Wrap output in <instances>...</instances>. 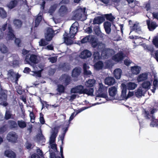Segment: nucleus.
Returning <instances> with one entry per match:
<instances>
[{
  "mask_svg": "<svg viewBox=\"0 0 158 158\" xmlns=\"http://www.w3.org/2000/svg\"><path fill=\"white\" fill-rule=\"evenodd\" d=\"M59 129V127H55L54 128L52 129L51 135L50 137V143H53L55 142Z\"/></svg>",
  "mask_w": 158,
  "mask_h": 158,
  "instance_id": "6e6552de",
  "label": "nucleus"
},
{
  "mask_svg": "<svg viewBox=\"0 0 158 158\" xmlns=\"http://www.w3.org/2000/svg\"><path fill=\"white\" fill-rule=\"evenodd\" d=\"M84 75L89 77L92 74L91 72L88 70L84 72Z\"/></svg>",
  "mask_w": 158,
  "mask_h": 158,
  "instance_id": "338daca9",
  "label": "nucleus"
},
{
  "mask_svg": "<svg viewBox=\"0 0 158 158\" xmlns=\"http://www.w3.org/2000/svg\"><path fill=\"white\" fill-rule=\"evenodd\" d=\"M141 68L137 66H135L131 68V71L132 73L135 74H137L139 73Z\"/></svg>",
  "mask_w": 158,
  "mask_h": 158,
  "instance_id": "c756f323",
  "label": "nucleus"
},
{
  "mask_svg": "<svg viewBox=\"0 0 158 158\" xmlns=\"http://www.w3.org/2000/svg\"><path fill=\"white\" fill-rule=\"evenodd\" d=\"M103 66V63L101 61H99L94 65V68L97 70H99L101 69Z\"/></svg>",
  "mask_w": 158,
  "mask_h": 158,
  "instance_id": "e433bc0d",
  "label": "nucleus"
},
{
  "mask_svg": "<svg viewBox=\"0 0 158 158\" xmlns=\"http://www.w3.org/2000/svg\"><path fill=\"white\" fill-rule=\"evenodd\" d=\"M6 98L7 95L4 92L3 94H2V96L0 98V100H2V99H3V100L5 101L6 100ZM1 104L4 106H5L7 105L8 103L6 101H4L3 102L1 103Z\"/></svg>",
  "mask_w": 158,
  "mask_h": 158,
  "instance_id": "58836bf2",
  "label": "nucleus"
},
{
  "mask_svg": "<svg viewBox=\"0 0 158 158\" xmlns=\"http://www.w3.org/2000/svg\"><path fill=\"white\" fill-rule=\"evenodd\" d=\"M25 145L27 148L28 149H30L32 146V145L31 143L28 141L26 143Z\"/></svg>",
  "mask_w": 158,
  "mask_h": 158,
  "instance_id": "774afa93",
  "label": "nucleus"
},
{
  "mask_svg": "<svg viewBox=\"0 0 158 158\" xmlns=\"http://www.w3.org/2000/svg\"><path fill=\"white\" fill-rule=\"evenodd\" d=\"M53 31L51 28H48L47 29L46 32L45 33V37L48 41H50L54 35V33L55 32Z\"/></svg>",
  "mask_w": 158,
  "mask_h": 158,
  "instance_id": "9d476101",
  "label": "nucleus"
},
{
  "mask_svg": "<svg viewBox=\"0 0 158 158\" xmlns=\"http://www.w3.org/2000/svg\"><path fill=\"white\" fill-rule=\"evenodd\" d=\"M124 56V54L122 52H119L113 56L112 59L116 62H119L122 60Z\"/></svg>",
  "mask_w": 158,
  "mask_h": 158,
  "instance_id": "ddd939ff",
  "label": "nucleus"
},
{
  "mask_svg": "<svg viewBox=\"0 0 158 158\" xmlns=\"http://www.w3.org/2000/svg\"><path fill=\"white\" fill-rule=\"evenodd\" d=\"M132 29L133 30L135 31L136 32H138L139 34H141L142 33L140 27L138 23H135L132 27Z\"/></svg>",
  "mask_w": 158,
  "mask_h": 158,
  "instance_id": "2f4dec72",
  "label": "nucleus"
},
{
  "mask_svg": "<svg viewBox=\"0 0 158 158\" xmlns=\"http://www.w3.org/2000/svg\"><path fill=\"white\" fill-rule=\"evenodd\" d=\"M122 90V96L124 98H127L126 92L127 88H126L125 84L122 83L121 85Z\"/></svg>",
  "mask_w": 158,
  "mask_h": 158,
  "instance_id": "473e14b6",
  "label": "nucleus"
},
{
  "mask_svg": "<svg viewBox=\"0 0 158 158\" xmlns=\"http://www.w3.org/2000/svg\"><path fill=\"white\" fill-rule=\"evenodd\" d=\"M148 28L151 31L153 30L157 26L156 23L154 22H152L147 20V21Z\"/></svg>",
  "mask_w": 158,
  "mask_h": 158,
  "instance_id": "6ab92c4d",
  "label": "nucleus"
},
{
  "mask_svg": "<svg viewBox=\"0 0 158 158\" xmlns=\"http://www.w3.org/2000/svg\"><path fill=\"white\" fill-rule=\"evenodd\" d=\"M104 27L105 29L109 28L111 27V23L108 22H106L104 23Z\"/></svg>",
  "mask_w": 158,
  "mask_h": 158,
  "instance_id": "680f3d73",
  "label": "nucleus"
},
{
  "mask_svg": "<svg viewBox=\"0 0 158 158\" xmlns=\"http://www.w3.org/2000/svg\"><path fill=\"white\" fill-rule=\"evenodd\" d=\"M17 3L16 0L12 1L10 2L8 5V7L10 9H12L15 7Z\"/></svg>",
  "mask_w": 158,
  "mask_h": 158,
  "instance_id": "c03bdc74",
  "label": "nucleus"
},
{
  "mask_svg": "<svg viewBox=\"0 0 158 158\" xmlns=\"http://www.w3.org/2000/svg\"><path fill=\"white\" fill-rule=\"evenodd\" d=\"M9 124L11 128H15L17 127V123L13 121H9Z\"/></svg>",
  "mask_w": 158,
  "mask_h": 158,
  "instance_id": "3c124183",
  "label": "nucleus"
},
{
  "mask_svg": "<svg viewBox=\"0 0 158 158\" xmlns=\"http://www.w3.org/2000/svg\"><path fill=\"white\" fill-rule=\"evenodd\" d=\"M94 30L96 34L97 33H99L101 31L99 26L98 25L95 27L94 28Z\"/></svg>",
  "mask_w": 158,
  "mask_h": 158,
  "instance_id": "052dcab7",
  "label": "nucleus"
},
{
  "mask_svg": "<svg viewBox=\"0 0 158 158\" xmlns=\"http://www.w3.org/2000/svg\"><path fill=\"white\" fill-rule=\"evenodd\" d=\"M85 8L83 9L79 7L73 12V19L75 20H83L85 19Z\"/></svg>",
  "mask_w": 158,
  "mask_h": 158,
  "instance_id": "f03ea898",
  "label": "nucleus"
},
{
  "mask_svg": "<svg viewBox=\"0 0 158 158\" xmlns=\"http://www.w3.org/2000/svg\"><path fill=\"white\" fill-rule=\"evenodd\" d=\"M5 154L6 156L10 158H15L16 157L15 153L11 150H6L5 152Z\"/></svg>",
  "mask_w": 158,
  "mask_h": 158,
  "instance_id": "bb28decb",
  "label": "nucleus"
},
{
  "mask_svg": "<svg viewBox=\"0 0 158 158\" xmlns=\"http://www.w3.org/2000/svg\"><path fill=\"white\" fill-rule=\"evenodd\" d=\"M60 79L62 84L65 85H67L70 81V77L68 75L64 74L60 77Z\"/></svg>",
  "mask_w": 158,
  "mask_h": 158,
  "instance_id": "f8f14e48",
  "label": "nucleus"
},
{
  "mask_svg": "<svg viewBox=\"0 0 158 158\" xmlns=\"http://www.w3.org/2000/svg\"><path fill=\"white\" fill-rule=\"evenodd\" d=\"M94 92V89L92 88H89L84 89L83 90V94H86L88 95H92Z\"/></svg>",
  "mask_w": 158,
  "mask_h": 158,
  "instance_id": "72a5a7b5",
  "label": "nucleus"
},
{
  "mask_svg": "<svg viewBox=\"0 0 158 158\" xmlns=\"http://www.w3.org/2000/svg\"><path fill=\"white\" fill-rule=\"evenodd\" d=\"M91 52L88 50H85L82 51L80 55V58L82 59H85L91 56Z\"/></svg>",
  "mask_w": 158,
  "mask_h": 158,
  "instance_id": "f3484780",
  "label": "nucleus"
},
{
  "mask_svg": "<svg viewBox=\"0 0 158 158\" xmlns=\"http://www.w3.org/2000/svg\"><path fill=\"white\" fill-rule=\"evenodd\" d=\"M83 86L82 85H78L72 88L71 90V92L73 93H78L80 94L83 93Z\"/></svg>",
  "mask_w": 158,
  "mask_h": 158,
  "instance_id": "4468645a",
  "label": "nucleus"
},
{
  "mask_svg": "<svg viewBox=\"0 0 158 158\" xmlns=\"http://www.w3.org/2000/svg\"><path fill=\"white\" fill-rule=\"evenodd\" d=\"M12 114L10 111L6 110V112L5 118L6 119H8L11 118Z\"/></svg>",
  "mask_w": 158,
  "mask_h": 158,
  "instance_id": "603ef678",
  "label": "nucleus"
},
{
  "mask_svg": "<svg viewBox=\"0 0 158 158\" xmlns=\"http://www.w3.org/2000/svg\"><path fill=\"white\" fill-rule=\"evenodd\" d=\"M68 12L67 8L64 6H61L59 10V14L61 16H64Z\"/></svg>",
  "mask_w": 158,
  "mask_h": 158,
  "instance_id": "a211bd4d",
  "label": "nucleus"
},
{
  "mask_svg": "<svg viewBox=\"0 0 158 158\" xmlns=\"http://www.w3.org/2000/svg\"><path fill=\"white\" fill-rule=\"evenodd\" d=\"M97 38L94 36L89 35L86 36L84 38L81 40L82 43H85L87 42H90L91 43L93 47H95L96 46Z\"/></svg>",
  "mask_w": 158,
  "mask_h": 158,
  "instance_id": "20e7f679",
  "label": "nucleus"
},
{
  "mask_svg": "<svg viewBox=\"0 0 158 158\" xmlns=\"http://www.w3.org/2000/svg\"><path fill=\"white\" fill-rule=\"evenodd\" d=\"M91 107V106H89V107H83L80 108V109H79L77 110V112L75 114V115H77L78 114L80 113H81V112L83 111L84 110H86L87 109H88Z\"/></svg>",
  "mask_w": 158,
  "mask_h": 158,
  "instance_id": "bf43d9fd",
  "label": "nucleus"
},
{
  "mask_svg": "<svg viewBox=\"0 0 158 158\" xmlns=\"http://www.w3.org/2000/svg\"><path fill=\"white\" fill-rule=\"evenodd\" d=\"M25 60L28 63H29L30 62L36 63L37 62V57L35 55H30L29 54L26 56Z\"/></svg>",
  "mask_w": 158,
  "mask_h": 158,
  "instance_id": "9b49d317",
  "label": "nucleus"
},
{
  "mask_svg": "<svg viewBox=\"0 0 158 158\" xmlns=\"http://www.w3.org/2000/svg\"><path fill=\"white\" fill-rule=\"evenodd\" d=\"M33 70L32 71V73L31 74L33 76H35L38 77H41L40 72V71H37V68L36 65L35 64H33L31 65Z\"/></svg>",
  "mask_w": 158,
  "mask_h": 158,
  "instance_id": "412c9836",
  "label": "nucleus"
},
{
  "mask_svg": "<svg viewBox=\"0 0 158 158\" xmlns=\"http://www.w3.org/2000/svg\"><path fill=\"white\" fill-rule=\"evenodd\" d=\"M103 22V18L100 16H98L95 18L93 21V24H99Z\"/></svg>",
  "mask_w": 158,
  "mask_h": 158,
  "instance_id": "f704fd0d",
  "label": "nucleus"
},
{
  "mask_svg": "<svg viewBox=\"0 0 158 158\" xmlns=\"http://www.w3.org/2000/svg\"><path fill=\"white\" fill-rule=\"evenodd\" d=\"M42 19V15L40 13H39L38 16L35 19V27H37L39 25Z\"/></svg>",
  "mask_w": 158,
  "mask_h": 158,
  "instance_id": "37998d69",
  "label": "nucleus"
},
{
  "mask_svg": "<svg viewBox=\"0 0 158 158\" xmlns=\"http://www.w3.org/2000/svg\"><path fill=\"white\" fill-rule=\"evenodd\" d=\"M18 61L16 60H14L12 62L10 61L9 62L10 65V66H13L14 67L18 64Z\"/></svg>",
  "mask_w": 158,
  "mask_h": 158,
  "instance_id": "0e129e2a",
  "label": "nucleus"
},
{
  "mask_svg": "<svg viewBox=\"0 0 158 158\" xmlns=\"http://www.w3.org/2000/svg\"><path fill=\"white\" fill-rule=\"evenodd\" d=\"M107 93H98L97 94V96L95 98L96 100H98L99 101L102 100V102H97L94 104H93L91 106H95L97 104H101L102 103H104L106 102V101L107 98Z\"/></svg>",
  "mask_w": 158,
  "mask_h": 158,
  "instance_id": "39448f33",
  "label": "nucleus"
},
{
  "mask_svg": "<svg viewBox=\"0 0 158 158\" xmlns=\"http://www.w3.org/2000/svg\"><path fill=\"white\" fill-rule=\"evenodd\" d=\"M122 73V70L119 68L116 69L114 71V77L117 79H119Z\"/></svg>",
  "mask_w": 158,
  "mask_h": 158,
  "instance_id": "b1692460",
  "label": "nucleus"
},
{
  "mask_svg": "<svg viewBox=\"0 0 158 158\" xmlns=\"http://www.w3.org/2000/svg\"><path fill=\"white\" fill-rule=\"evenodd\" d=\"M57 90L59 93H62L64 92V87L62 85H58L57 86Z\"/></svg>",
  "mask_w": 158,
  "mask_h": 158,
  "instance_id": "8fccbe9b",
  "label": "nucleus"
},
{
  "mask_svg": "<svg viewBox=\"0 0 158 158\" xmlns=\"http://www.w3.org/2000/svg\"><path fill=\"white\" fill-rule=\"evenodd\" d=\"M154 89H152V92L154 93L155 90L158 88V78L156 75H154V80L153 81Z\"/></svg>",
  "mask_w": 158,
  "mask_h": 158,
  "instance_id": "cd10ccee",
  "label": "nucleus"
},
{
  "mask_svg": "<svg viewBox=\"0 0 158 158\" xmlns=\"http://www.w3.org/2000/svg\"><path fill=\"white\" fill-rule=\"evenodd\" d=\"M98 90L97 93L98 94L103 93H106V91L107 89L106 87L104 86L101 82H99L98 86Z\"/></svg>",
  "mask_w": 158,
  "mask_h": 158,
  "instance_id": "dca6fc26",
  "label": "nucleus"
},
{
  "mask_svg": "<svg viewBox=\"0 0 158 158\" xmlns=\"http://www.w3.org/2000/svg\"><path fill=\"white\" fill-rule=\"evenodd\" d=\"M14 24L16 28H19L22 26V23L19 19H15L14 21Z\"/></svg>",
  "mask_w": 158,
  "mask_h": 158,
  "instance_id": "ea45409f",
  "label": "nucleus"
},
{
  "mask_svg": "<svg viewBox=\"0 0 158 158\" xmlns=\"http://www.w3.org/2000/svg\"><path fill=\"white\" fill-rule=\"evenodd\" d=\"M126 88L128 90H133L137 87V84L134 82H130L125 85Z\"/></svg>",
  "mask_w": 158,
  "mask_h": 158,
  "instance_id": "4be33fe9",
  "label": "nucleus"
},
{
  "mask_svg": "<svg viewBox=\"0 0 158 158\" xmlns=\"http://www.w3.org/2000/svg\"><path fill=\"white\" fill-rule=\"evenodd\" d=\"M106 18L107 20H108L110 21H113L115 19V18L111 14L107 15Z\"/></svg>",
  "mask_w": 158,
  "mask_h": 158,
  "instance_id": "6e6d98bb",
  "label": "nucleus"
},
{
  "mask_svg": "<svg viewBox=\"0 0 158 158\" xmlns=\"http://www.w3.org/2000/svg\"><path fill=\"white\" fill-rule=\"evenodd\" d=\"M152 42L154 45L158 48V34L154 37L152 40Z\"/></svg>",
  "mask_w": 158,
  "mask_h": 158,
  "instance_id": "de8ad7c7",
  "label": "nucleus"
},
{
  "mask_svg": "<svg viewBox=\"0 0 158 158\" xmlns=\"http://www.w3.org/2000/svg\"><path fill=\"white\" fill-rule=\"evenodd\" d=\"M48 41L46 40L42 39L39 42V45L41 46H44L48 44Z\"/></svg>",
  "mask_w": 158,
  "mask_h": 158,
  "instance_id": "09e8293b",
  "label": "nucleus"
},
{
  "mask_svg": "<svg viewBox=\"0 0 158 158\" xmlns=\"http://www.w3.org/2000/svg\"><path fill=\"white\" fill-rule=\"evenodd\" d=\"M10 75H11V76H12L13 77H15L16 80H15V82L16 83H17V81H18V79L20 77V76L19 75L18 73H15L12 71L10 72Z\"/></svg>",
  "mask_w": 158,
  "mask_h": 158,
  "instance_id": "49530a36",
  "label": "nucleus"
},
{
  "mask_svg": "<svg viewBox=\"0 0 158 158\" xmlns=\"http://www.w3.org/2000/svg\"><path fill=\"white\" fill-rule=\"evenodd\" d=\"M7 129V126L6 125H4L0 127V134L2 133L5 132Z\"/></svg>",
  "mask_w": 158,
  "mask_h": 158,
  "instance_id": "5fc2aeb1",
  "label": "nucleus"
},
{
  "mask_svg": "<svg viewBox=\"0 0 158 158\" xmlns=\"http://www.w3.org/2000/svg\"><path fill=\"white\" fill-rule=\"evenodd\" d=\"M148 78V74L146 73H142L137 78L138 82L146 80Z\"/></svg>",
  "mask_w": 158,
  "mask_h": 158,
  "instance_id": "c85d7f7f",
  "label": "nucleus"
},
{
  "mask_svg": "<svg viewBox=\"0 0 158 158\" xmlns=\"http://www.w3.org/2000/svg\"><path fill=\"white\" fill-rule=\"evenodd\" d=\"M104 83L106 85H113L115 83V80L113 77H108L104 80Z\"/></svg>",
  "mask_w": 158,
  "mask_h": 158,
  "instance_id": "2eb2a0df",
  "label": "nucleus"
},
{
  "mask_svg": "<svg viewBox=\"0 0 158 158\" xmlns=\"http://www.w3.org/2000/svg\"><path fill=\"white\" fill-rule=\"evenodd\" d=\"M0 51L3 53H5L8 52V49L5 45L1 44L0 46Z\"/></svg>",
  "mask_w": 158,
  "mask_h": 158,
  "instance_id": "79ce46f5",
  "label": "nucleus"
},
{
  "mask_svg": "<svg viewBox=\"0 0 158 158\" xmlns=\"http://www.w3.org/2000/svg\"><path fill=\"white\" fill-rule=\"evenodd\" d=\"M57 6V5L56 4H54L51 6L49 9V12L51 13H52L56 10Z\"/></svg>",
  "mask_w": 158,
  "mask_h": 158,
  "instance_id": "864d4df0",
  "label": "nucleus"
},
{
  "mask_svg": "<svg viewBox=\"0 0 158 158\" xmlns=\"http://www.w3.org/2000/svg\"><path fill=\"white\" fill-rule=\"evenodd\" d=\"M145 92V90L143 89L142 87H140L135 91V94L137 97H141L142 96L144 95Z\"/></svg>",
  "mask_w": 158,
  "mask_h": 158,
  "instance_id": "aec40b11",
  "label": "nucleus"
},
{
  "mask_svg": "<svg viewBox=\"0 0 158 158\" xmlns=\"http://www.w3.org/2000/svg\"><path fill=\"white\" fill-rule=\"evenodd\" d=\"M85 33L90 34L92 32V28L91 27H88L85 30Z\"/></svg>",
  "mask_w": 158,
  "mask_h": 158,
  "instance_id": "e2e57ef3",
  "label": "nucleus"
},
{
  "mask_svg": "<svg viewBox=\"0 0 158 158\" xmlns=\"http://www.w3.org/2000/svg\"><path fill=\"white\" fill-rule=\"evenodd\" d=\"M57 60V57H51L48 58V60L49 61L52 63L56 62Z\"/></svg>",
  "mask_w": 158,
  "mask_h": 158,
  "instance_id": "4d7b16f0",
  "label": "nucleus"
},
{
  "mask_svg": "<svg viewBox=\"0 0 158 158\" xmlns=\"http://www.w3.org/2000/svg\"><path fill=\"white\" fill-rule=\"evenodd\" d=\"M152 82L148 81H145L143 82L142 84V88L143 89H149L151 85Z\"/></svg>",
  "mask_w": 158,
  "mask_h": 158,
  "instance_id": "7c9ffc66",
  "label": "nucleus"
},
{
  "mask_svg": "<svg viewBox=\"0 0 158 158\" xmlns=\"http://www.w3.org/2000/svg\"><path fill=\"white\" fill-rule=\"evenodd\" d=\"M145 117L147 119H151V122L150 123V126L152 127H157L158 128V120L155 119L154 117L152 115L151 116L149 114L145 112Z\"/></svg>",
  "mask_w": 158,
  "mask_h": 158,
  "instance_id": "423d86ee",
  "label": "nucleus"
},
{
  "mask_svg": "<svg viewBox=\"0 0 158 158\" xmlns=\"http://www.w3.org/2000/svg\"><path fill=\"white\" fill-rule=\"evenodd\" d=\"M96 43V46L95 47H93V48H95L97 47L98 50L102 51V52L103 50H104L105 49H106L105 44L102 43L98 42V40L97 39Z\"/></svg>",
  "mask_w": 158,
  "mask_h": 158,
  "instance_id": "5701e85b",
  "label": "nucleus"
},
{
  "mask_svg": "<svg viewBox=\"0 0 158 158\" xmlns=\"http://www.w3.org/2000/svg\"><path fill=\"white\" fill-rule=\"evenodd\" d=\"M95 81L94 79H89L85 83V85L87 87H92L95 84Z\"/></svg>",
  "mask_w": 158,
  "mask_h": 158,
  "instance_id": "4c0bfd02",
  "label": "nucleus"
},
{
  "mask_svg": "<svg viewBox=\"0 0 158 158\" xmlns=\"http://www.w3.org/2000/svg\"><path fill=\"white\" fill-rule=\"evenodd\" d=\"M93 56L94 58V61L98 60L102 57V55L101 56H100L99 52H94Z\"/></svg>",
  "mask_w": 158,
  "mask_h": 158,
  "instance_id": "a19ab883",
  "label": "nucleus"
},
{
  "mask_svg": "<svg viewBox=\"0 0 158 158\" xmlns=\"http://www.w3.org/2000/svg\"><path fill=\"white\" fill-rule=\"evenodd\" d=\"M78 23L75 22L72 24L70 28L69 33L67 34L66 32L63 35L64 42L67 44L70 45L72 43V41L70 39L73 38L77 33L78 30Z\"/></svg>",
  "mask_w": 158,
  "mask_h": 158,
  "instance_id": "f257e3e1",
  "label": "nucleus"
},
{
  "mask_svg": "<svg viewBox=\"0 0 158 158\" xmlns=\"http://www.w3.org/2000/svg\"><path fill=\"white\" fill-rule=\"evenodd\" d=\"M109 92L110 96L113 97L117 93V88L114 86L110 87L109 89Z\"/></svg>",
  "mask_w": 158,
  "mask_h": 158,
  "instance_id": "a878e982",
  "label": "nucleus"
},
{
  "mask_svg": "<svg viewBox=\"0 0 158 158\" xmlns=\"http://www.w3.org/2000/svg\"><path fill=\"white\" fill-rule=\"evenodd\" d=\"M127 1L129 4L132 3V6H131V4L130 5L131 7H133L135 6L136 2V1H134V0H127Z\"/></svg>",
  "mask_w": 158,
  "mask_h": 158,
  "instance_id": "13d9d810",
  "label": "nucleus"
},
{
  "mask_svg": "<svg viewBox=\"0 0 158 158\" xmlns=\"http://www.w3.org/2000/svg\"><path fill=\"white\" fill-rule=\"evenodd\" d=\"M6 138L9 141L14 143L17 140L18 135L15 132L12 131L8 134Z\"/></svg>",
  "mask_w": 158,
  "mask_h": 158,
  "instance_id": "1a4fd4ad",
  "label": "nucleus"
},
{
  "mask_svg": "<svg viewBox=\"0 0 158 158\" xmlns=\"http://www.w3.org/2000/svg\"><path fill=\"white\" fill-rule=\"evenodd\" d=\"M115 53V51L112 49L106 48L102 53V57L103 59L108 58L109 56Z\"/></svg>",
  "mask_w": 158,
  "mask_h": 158,
  "instance_id": "0eeeda50",
  "label": "nucleus"
},
{
  "mask_svg": "<svg viewBox=\"0 0 158 158\" xmlns=\"http://www.w3.org/2000/svg\"><path fill=\"white\" fill-rule=\"evenodd\" d=\"M50 144L51 148L52 149H53L54 151H56L57 150L56 145L54 143H50Z\"/></svg>",
  "mask_w": 158,
  "mask_h": 158,
  "instance_id": "69168bd1",
  "label": "nucleus"
},
{
  "mask_svg": "<svg viewBox=\"0 0 158 158\" xmlns=\"http://www.w3.org/2000/svg\"><path fill=\"white\" fill-rule=\"evenodd\" d=\"M4 37L7 40H13L15 38L13 34V31L12 30L10 25H8V32L4 35L1 29H0V40Z\"/></svg>",
  "mask_w": 158,
  "mask_h": 158,
  "instance_id": "7ed1b4c3",
  "label": "nucleus"
},
{
  "mask_svg": "<svg viewBox=\"0 0 158 158\" xmlns=\"http://www.w3.org/2000/svg\"><path fill=\"white\" fill-rule=\"evenodd\" d=\"M81 69L78 67H76L72 71V76L73 77H77L80 74Z\"/></svg>",
  "mask_w": 158,
  "mask_h": 158,
  "instance_id": "393cba45",
  "label": "nucleus"
},
{
  "mask_svg": "<svg viewBox=\"0 0 158 158\" xmlns=\"http://www.w3.org/2000/svg\"><path fill=\"white\" fill-rule=\"evenodd\" d=\"M7 16V14L5 10L2 8L0 7V17L4 18Z\"/></svg>",
  "mask_w": 158,
  "mask_h": 158,
  "instance_id": "a18cd8bd",
  "label": "nucleus"
},
{
  "mask_svg": "<svg viewBox=\"0 0 158 158\" xmlns=\"http://www.w3.org/2000/svg\"><path fill=\"white\" fill-rule=\"evenodd\" d=\"M17 123L19 127L22 129L24 128L27 126L26 122L22 120L18 121Z\"/></svg>",
  "mask_w": 158,
  "mask_h": 158,
  "instance_id": "c9c22d12",
  "label": "nucleus"
}]
</instances>
